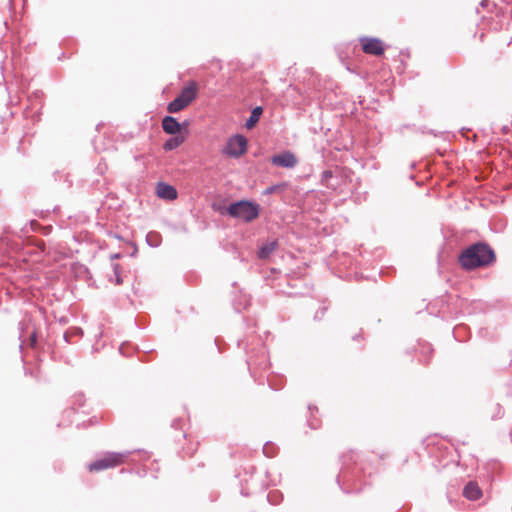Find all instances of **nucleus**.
I'll use <instances>...</instances> for the list:
<instances>
[{
    "instance_id": "nucleus-1",
    "label": "nucleus",
    "mask_w": 512,
    "mask_h": 512,
    "mask_svg": "<svg viewBox=\"0 0 512 512\" xmlns=\"http://www.w3.org/2000/svg\"><path fill=\"white\" fill-rule=\"evenodd\" d=\"M496 255L490 245L476 243L466 248L459 256V263L466 270L489 266L495 262Z\"/></svg>"
},
{
    "instance_id": "nucleus-2",
    "label": "nucleus",
    "mask_w": 512,
    "mask_h": 512,
    "mask_svg": "<svg viewBox=\"0 0 512 512\" xmlns=\"http://www.w3.org/2000/svg\"><path fill=\"white\" fill-rule=\"evenodd\" d=\"M198 95V85L196 82H189L179 93V95L168 104L169 113H178L187 108Z\"/></svg>"
},
{
    "instance_id": "nucleus-3",
    "label": "nucleus",
    "mask_w": 512,
    "mask_h": 512,
    "mask_svg": "<svg viewBox=\"0 0 512 512\" xmlns=\"http://www.w3.org/2000/svg\"><path fill=\"white\" fill-rule=\"evenodd\" d=\"M228 213L234 218L251 222L259 216V205L249 201H239L229 206Z\"/></svg>"
},
{
    "instance_id": "nucleus-4",
    "label": "nucleus",
    "mask_w": 512,
    "mask_h": 512,
    "mask_svg": "<svg viewBox=\"0 0 512 512\" xmlns=\"http://www.w3.org/2000/svg\"><path fill=\"white\" fill-rule=\"evenodd\" d=\"M248 149L247 138L241 134L231 136L222 149V153L228 157L240 158Z\"/></svg>"
},
{
    "instance_id": "nucleus-5",
    "label": "nucleus",
    "mask_w": 512,
    "mask_h": 512,
    "mask_svg": "<svg viewBox=\"0 0 512 512\" xmlns=\"http://www.w3.org/2000/svg\"><path fill=\"white\" fill-rule=\"evenodd\" d=\"M126 458L122 453H107L103 457L89 464L88 469L90 472H100L102 470L117 467L124 463Z\"/></svg>"
},
{
    "instance_id": "nucleus-6",
    "label": "nucleus",
    "mask_w": 512,
    "mask_h": 512,
    "mask_svg": "<svg viewBox=\"0 0 512 512\" xmlns=\"http://www.w3.org/2000/svg\"><path fill=\"white\" fill-rule=\"evenodd\" d=\"M362 50L366 54H371L374 56H381L384 51L383 42L377 38H369L365 37L361 39Z\"/></svg>"
},
{
    "instance_id": "nucleus-7",
    "label": "nucleus",
    "mask_w": 512,
    "mask_h": 512,
    "mask_svg": "<svg viewBox=\"0 0 512 512\" xmlns=\"http://www.w3.org/2000/svg\"><path fill=\"white\" fill-rule=\"evenodd\" d=\"M271 162L274 165L285 167V168H293L297 164V158L296 156L290 152L286 151L283 153H280L278 155H275L271 158Z\"/></svg>"
},
{
    "instance_id": "nucleus-8",
    "label": "nucleus",
    "mask_w": 512,
    "mask_h": 512,
    "mask_svg": "<svg viewBox=\"0 0 512 512\" xmlns=\"http://www.w3.org/2000/svg\"><path fill=\"white\" fill-rule=\"evenodd\" d=\"M156 194L159 198L165 200H175L177 198V190L169 184L158 183L156 186Z\"/></svg>"
},
{
    "instance_id": "nucleus-9",
    "label": "nucleus",
    "mask_w": 512,
    "mask_h": 512,
    "mask_svg": "<svg viewBox=\"0 0 512 512\" xmlns=\"http://www.w3.org/2000/svg\"><path fill=\"white\" fill-rule=\"evenodd\" d=\"M162 128L169 135H177L181 131L180 123L172 116H165L162 119Z\"/></svg>"
},
{
    "instance_id": "nucleus-10",
    "label": "nucleus",
    "mask_w": 512,
    "mask_h": 512,
    "mask_svg": "<svg viewBox=\"0 0 512 512\" xmlns=\"http://www.w3.org/2000/svg\"><path fill=\"white\" fill-rule=\"evenodd\" d=\"M464 496L469 500H478L482 496V491L474 482H469L463 491Z\"/></svg>"
},
{
    "instance_id": "nucleus-11",
    "label": "nucleus",
    "mask_w": 512,
    "mask_h": 512,
    "mask_svg": "<svg viewBox=\"0 0 512 512\" xmlns=\"http://www.w3.org/2000/svg\"><path fill=\"white\" fill-rule=\"evenodd\" d=\"M278 247V242L276 240H273L269 243H266L265 245H263L259 252H258V257L260 259H266L268 258Z\"/></svg>"
},
{
    "instance_id": "nucleus-12",
    "label": "nucleus",
    "mask_w": 512,
    "mask_h": 512,
    "mask_svg": "<svg viewBox=\"0 0 512 512\" xmlns=\"http://www.w3.org/2000/svg\"><path fill=\"white\" fill-rule=\"evenodd\" d=\"M185 141V137L182 136V135H176L170 139H168L164 144H163V149L165 151H171V150H174L176 148H178L179 146H181Z\"/></svg>"
},
{
    "instance_id": "nucleus-13",
    "label": "nucleus",
    "mask_w": 512,
    "mask_h": 512,
    "mask_svg": "<svg viewBox=\"0 0 512 512\" xmlns=\"http://www.w3.org/2000/svg\"><path fill=\"white\" fill-rule=\"evenodd\" d=\"M261 114H262L261 107L254 108L251 112L249 119L246 121V127L248 129L253 128L256 125V123L259 121Z\"/></svg>"
},
{
    "instance_id": "nucleus-14",
    "label": "nucleus",
    "mask_w": 512,
    "mask_h": 512,
    "mask_svg": "<svg viewBox=\"0 0 512 512\" xmlns=\"http://www.w3.org/2000/svg\"><path fill=\"white\" fill-rule=\"evenodd\" d=\"M113 275L115 277V284L121 285L122 284V277H121V269L118 264L113 265Z\"/></svg>"
},
{
    "instance_id": "nucleus-15",
    "label": "nucleus",
    "mask_w": 512,
    "mask_h": 512,
    "mask_svg": "<svg viewBox=\"0 0 512 512\" xmlns=\"http://www.w3.org/2000/svg\"><path fill=\"white\" fill-rule=\"evenodd\" d=\"M330 177H332V172L331 171H325L323 173V178L328 179Z\"/></svg>"
}]
</instances>
